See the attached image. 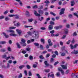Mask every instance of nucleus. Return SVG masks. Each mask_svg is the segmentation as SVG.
<instances>
[{
    "instance_id": "nucleus-1",
    "label": "nucleus",
    "mask_w": 78,
    "mask_h": 78,
    "mask_svg": "<svg viewBox=\"0 0 78 78\" xmlns=\"http://www.w3.org/2000/svg\"><path fill=\"white\" fill-rule=\"evenodd\" d=\"M45 65L46 66L45 67H48V66H49L50 67V68L51 69H52L53 68V66L51 65H50L48 63V62L47 61H45L44 62Z\"/></svg>"
},
{
    "instance_id": "nucleus-2",
    "label": "nucleus",
    "mask_w": 78,
    "mask_h": 78,
    "mask_svg": "<svg viewBox=\"0 0 78 78\" xmlns=\"http://www.w3.org/2000/svg\"><path fill=\"white\" fill-rule=\"evenodd\" d=\"M34 34L35 35V39H37L39 37V33L37 31H34Z\"/></svg>"
},
{
    "instance_id": "nucleus-3",
    "label": "nucleus",
    "mask_w": 78,
    "mask_h": 78,
    "mask_svg": "<svg viewBox=\"0 0 78 78\" xmlns=\"http://www.w3.org/2000/svg\"><path fill=\"white\" fill-rule=\"evenodd\" d=\"M66 9L64 8H62L61 10V12L59 13V15H62V14H64V11H65Z\"/></svg>"
},
{
    "instance_id": "nucleus-4",
    "label": "nucleus",
    "mask_w": 78,
    "mask_h": 78,
    "mask_svg": "<svg viewBox=\"0 0 78 78\" xmlns=\"http://www.w3.org/2000/svg\"><path fill=\"white\" fill-rule=\"evenodd\" d=\"M34 14L36 16H37L38 17H40L41 15L38 13L37 12L36 10H34Z\"/></svg>"
},
{
    "instance_id": "nucleus-5",
    "label": "nucleus",
    "mask_w": 78,
    "mask_h": 78,
    "mask_svg": "<svg viewBox=\"0 0 78 78\" xmlns=\"http://www.w3.org/2000/svg\"><path fill=\"white\" fill-rule=\"evenodd\" d=\"M53 27L51 25H49L48 27V30L49 31H51V30H53Z\"/></svg>"
},
{
    "instance_id": "nucleus-6",
    "label": "nucleus",
    "mask_w": 78,
    "mask_h": 78,
    "mask_svg": "<svg viewBox=\"0 0 78 78\" xmlns=\"http://www.w3.org/2000/svg\"><path fill=\"white\" fill-rule=\"evenodd\" d=\"M44 3H45V6H48V4L50 3V2H49V1L48 0H46L45 1Z\"/></svg>"
},
{
    "instance_id": "nucleus-7",
    "label": "nucleus",
    "mask_w": 78,
    "mask_h": 78,
    "mask_svg": "<svg viewBox=\"0 0 78 78\" xmlns=\"http://www.w3.org/2000/svg\"><path fill=\"white\" fill-rule=\"evenodd\" d=\"M71 76L73 78H78V75H75V74H74L72 73V75H71Z\"/></svg>"
},
{
    "instance_id": "nucleus-8",
    "label": "nucleus",
    "mask_w": 78,
    "mask_h": 78,
    "mask_svg": "<svg viewBox=\"0 0 78 78\" xmlns=\"http://www.w3.org/2000/svg\"><path fill=\"white\" fill-rule=\"evenodd\" d=\"M25 15L27 17H30V13L28 11H26V12Z\"/></svg>"
},
{
    "instance_id": "nucleus-9",
    "label": "nucleus",
    "mask_w": 78,
    "mask_h": 78,
    "mask_svg": "<svg viewBox=\"0 0 78 78\" xmlns=\"http://www.w3.org/2000/svg\"><path fill=\"white\" fill-rule=\"evenodd\" d=\"M48 43L49 44V46H52V45H53V43H51V40H50V39H49L48 40Z\"/></svg>"
},
{
    "instance_id": "nucleus-10",
    "label": "nucleus",
    "mask_w": 78,
    "mask_h": 78,
    "mask_svg": "<svg viewBox=\"0 0 78 78\" xmlns=\"http://www.w3.org/2000/svg\"><path fill=\"white\" fill-rule=\"evenodd\" d=\"M61 67H62L63 69H64V70H66L67 69V65H61Z\"/></svg>"
},
{
    "instance_id": "nucleus-11",
    "label": "nucleus",
    "mask_w": 78,
    "mask_h": 78,
    "mask_svg": "<svg viewBox=\"0 0 78 78\" xmlns=\"http://www.w3.org/2000/svg\"><path fill=\"white\" fill-rule=\"evenodd\" d=\"M7 32L8 33H14V31L13 30H7Z\"/></svg>"
},
{
    "instance_id": "nucleus-12",
    "label": "nucleus",
    "mask_w": 78,
    "mask_h": 78,
    "mask_svg": "<svg viewBox=\"0 0 78 78\" xmlns=\"http://www.w3.org/2000/svg\"><path fill=\"white\" fill-rule=\"evenodd\" d=\"M2 34H3L4 36L5 37V38H8L9 37V35H6V34L5 32H2Z\"/></svg>"
},
{
    "instance_id": "nucleus-13",
    "label": "nucleus",
    "mask_w": 78,
    "mask_h": 78,
    "mask_svg": "<svg viewBox=\"0 0 78 78\" xmlns=\"http://www.w3.org/2000/svg\"><path fill=\"white\" fill-rule=\"evenodd\" d=\"M25 40L24 39L22 38L21 40V42L20 43L21 44H24L25 43Z\"/></svg>"
},
{
    "instance_id": "nucleus-14",
    "label": "nucleus",
    "mask_w": 78,
    "mask_h": 78,
    "mask_svg": "<svg viewBox=\"0 0 78 78\" xmlns=\"http://www.w3.org/2000/svg\"><path fill=\"white\" fill-rule=\"evenodd\" d=\"M40 41L43 44H44L45 43V40L44 38H41L40 40Z\"/></svg>"
},
{
    "instance_id": "nucleus-15",
    "label": "nucleus",
    "mask_w": 78,
    "mask_h": 78,
    "mask_svg": "<svg viewBox=\"0 0 78 78\" xmlns=\"http://www.w3.org/2000/svg\"><path fill=\"white\" fill-rule=\"evenodd\" d=\"M75 1H72L71 2V6H74L75 5Z\"/></svg>"
},
{
    "instance_id": "nucleus-16",
    "label": "nucleus",
    "mask_w": 78,
    "mask_h": 78,
    "mask_svg": "<svg viewBox=\"0 0 78 78\" xmlns=\"http://www.w3.org/2000/svg\"><path fill=\"white\" fill-rule=\"evenodd\" d=\"M38 12L40 14H44V11L42 10H39Z\"/></svg>"
},
{
    "instance_id": "nucleus-17",
    "label": "nucleus",
    "mask_w": 78,
    "mask_h": 78,
    "mask_svg": "<svg viewBox=\"0 0 78 78\" xmlns=\"http://www.w3.org/2000/svg\"><path fill=\"white\" fill-rule=\"evenodd\" d=\"M15 18L17 19H19V16L18 14L14 15Z\"/></svg>"
},
{
    "instance_id": "nucleus-18",
    "label": "nucleus",
    "mask_w": 78,
    "mask_h": 78,
    "mask_svg": "<svg viewBox=\"0 0 78 78\" xmlns=\"http://www.w3.org/2000/svg\"><path fill=\"white\" fill-rule=\"evenodd\" d=\"M16 45L17 46V47L18 48H21V46L20 45V44H19L18 43H16Z\"/></svg>"
},
{
    "instance_id": "nucleus-19",
    "label": "nucleus",
    "mask_w": 78,
    "mask_h": 78,
    "mask_svg": "<svg viewBox=\"0 0 78 78\" xmlns=\"http://www.w3.org/2000/svg\"><path fill=\"white\" fill-rule=\"evenodd\" d=\"M5 21H8V20H10V18L9 17L6 16L5 18Z\"/></svg>"
},
{
    "instance_id": "nucleus-20",
    "label": "nucleus",
    "mask_w": 78,
    "mask_h": 78,
    "mask_svg": "<svg viewBox=\"0 0 78 78\" xmlns=\"http://www.w3.org/2000/svg\"><path fill=\"white\" fill-rule=\"evenodd\" d=\"M14 25L16 27H20V23H18L16 24H14Z\"/></svg>"
},
{
    "instance_id": "nucleus-21",
    "label": "nucleus",
    "mask_w": 78,
    "mask_h": 78,
    "mask_svg": "<svg viewBox=\"0 0 78 78\" xmlns=\"http://www.w3.org/2000/svg\"><path fill=\"white\" fill-rule=\"evenodd\" d=\"M16 31L17 32L18 34H19V35L20 36V34H21V31L19 30V29H16Z\"/></svg>"
},
{
    "instance_id": "nucleus-22",
    "label": "nucleus",
    "mask_w": 78,
    "mask_h": 78,
    "mask_svg": "<svg viewBox=\"0 0 78 78\" xmlns=\"http://www.w3.org/2000/svg\"><path fill=\"white\" fill-rule=\"evenodd\" d=\"M28 74L29 76H32V73L31 71H30L28 72Z\"/></svg>"
},
{
    "instance_id": "nucleus-23",
    "label": "nucleus",
    "mask_w": 78,
    "mask_h": 78,
    "mask_svg": "<svg viewBox=\"0 0 78 78\" xmlns=\"http://www.w3.org/2000/svg\"><path fill=\"white\" fill-rule=\"evenodd\" d=\"M50 14H51V15H52L54 16H56V14L52 12H50Z\"/></svg>"
},
{
    "instance_id": "nucleus-24",
    "label": "nucleus",
    "mask_w": 78,
    "mask_h": 78,
    "mask_svg": "<svg viewBox=\"0 0 78 78\" xmlns=\"http://www.w3.org/2000/svg\"><path fill=\"white\" fill-rule=\"evenodd\" d=\"M65 33L66 34H67V33H68V32H69V30H68V29H65L64 30Z\"/></svg>"
},
{
    "instance_id": "nucleus-25",
    "label": "nucleus",
    "mask_w": 78,
    "mask_h": 78,
    "mask_svg": "<svg viewBox=\"0 0 78 78\" xmlns=\"http://www.w3.org/2000/svg\"><path fill=\"white\" fill-rule=\"evenodd\" d=\"M16 1L19 2V3L20 4L21 6H22V2L20 1V0H16Z\"/></svg>"
},
{
    "instance_id": "nucleus-26",
    "label": "nucleus",
    "mask_w": 78,
    "mask_h": 78,
    "mask_svg": "<svg viewBox=\"0 0 78 78\" xmlns=\"http://www.w3.org/2000/svg\"><path fill=\"white\" fill-rule=\"evenodd\" d=\"M6 42L5 41H2L0 42V44H5Z\"/></svg>"
},
{
    "instance_id": "nucleus-27",
    "label": "nucleus",
    "mask_w": 78,
    "mask_h": 78,
    "mask_svg": "<svg viewBox=\"0 0 78 78\" xmlns=\"http://www.w3.org/2000/svg\"><path fill=\"white\" fill-rule=\"evenodd\" d=\"M34 44L36 47H39V44L37 43H34Z\"/></svg>"
},
{
    "instance_id": "nucleus-28",
    "label": "nucleus",
    "mask_w": 78,
    "mask_h": 78,
    "mask_svg": "<svg viewBox=\"0 0 78 78\" xmlns=\"http://www.w3.org/2000/svg\"><path fill=\"white\" fill-rule=\"evenodd\" d=\"M50 70L49 69H45L44 70V71L45 72H46V73H48L49 72H50Z\"/></svg>"
},
{
    "instance_id": "nucleus-29",
    "label": "nucleus",
    "mask_w": 78,
    "mask_h": 78,
    "mask_svg": "<svg viewBox=\"0 0 78 78\" xmlns=\"http://www.w3.org/2000/svg\"><path fill=\"white\" fill-rule=\"evenodd\" d=\"M0 51L1 52H5L6 51V49H2L0 50Z\"/></svg>"
},
{
    "instance_id": "nucleus-30",
    "label": "nucleus",
    "mask_w": 78,
    "mask_h": 78,
    "mask_svg": "<svg viewBox=\"0 0 78 78\" xmlns=\"http://www.w3.org/2000/svg\"><path fill=\"white\" fill-rule=\"evenodd\" d=\"M70 73V70L68 69L65 72V74L67 75L68 73Z\"/></svg>"
},
{
    "instance_id": "nucleus-31",
    "label": "nucleus",
    "mask_w": 78,
    "mask_h": 78,
    "mask_svg": "<svg viewBox=\"0 0 78 78\" xmlns=\"http://www.w3.org/2000/svg\"><path fill=\"white\" fill-rule=\"evenodd\" d=\"M10 36H17V34H10Z\"/></svg>"
},
{
    "instance_id": "nucleus-32",
    "label": "nucleus",
    "mask_w": 78,
    "mask_h": 78,
    "mask_svg": "<svg viewBox=\"0 0 78 78\" xmlns=\"http://www.w3.org/2000/svg\"><path fill=\"white\" fill-rule=\"evenodd\" d=\"M29 27H31V28L33 27V26H27L26 25H25L24 26V28H29Z\"/></svg>"
},
{
    "instance_id": "nucleus-33",
    "label": "nucleus",
    "mask_w": 78,
    "mask_h": 78,
    "mask_svg": "<svg viewBox=\"0 0 78 78\" xmlns=\"http://www.w3.org/2000/svg\"><path fill=\"white\" fill-rule=\"evenodd\" d=\"M21 53H23V54H25L27 53V51L25 50H23V51H21Z\"/></svg>"
},
{
    "instance_id": "nucleus-34",
    "label": "nucleus",
    "mask_w": 78,
    "mask_h": 78,
    "mask_svg": "<svg viewBox=\"0 0 78 78\" xmlns=\"http://www.w3.org/2000/svg\"><path fill=\"white\" fill-rule=\"evenodd\" d=\"M25 67V65H22L19 66V68L20 69H22L23 68Z\"/></svg>"
},
{
    "instance_id": "nucleus-35",
    "label": "nucleus",
    "mask_w": 78,
    "mask_h": 78,
    "mask_svg": "<svg viewBox=\"0 0 78 78\" xmlns=\"http://www.w3.org/2000/svg\"><path fill=\"white\" fill-rule=\"evenodd\" d=\"M29 59L30 60H31L32 61V59H33V57L31 55H30L29 57Z\"/></svg>"
},
{
    "instance_id": "nucleus-36",
    "label": "nucleus",
    "mask_w": 78,
    "mask_h": 78,
    "mask_svg": "<svg viewBox=\"0 0 78 78\" xmlns=\"http://www.w3.org/2000/svg\"><path fill=\"white\" fill-rule=\"evenodd\" d=\"M50 23L51 25H55V22H53L52 21H51Z\"/></svg>"
},
{
    "instance_id": "nucleus-37",
    "label": "nucleus",
    "mask_w": 78,
    "mask_h": 78,
    "mask_svg": "<svg viewBox=\"0 0 78 78\" xmlns=\"http://www.w3.org/2000/svg\"><path fill=\"white\" fill-rule=\"evenodd\" d=\"M73 36H76L77 35V34L76 33V32H74L73 34Z\"/></svg>"
},
{
    "instance_id": "nucleus-38",
    "label": "nucleus",
    "mask_w": 78,
    "mask_h": 78,
    "mask_svg": "<svg viewBox=\"0 0 78 78\" xmlns=\"http://www.w3.org/2000/svg\"><path fill=\"white\" fill-rule=\"evenodd\" d=\"M70 47L71 48V49H73V48H74V46H73V44H70Z\"/></svg>"
},
{
    "instance_id": "nucleus-39",
    "label": "nucleus",
    "mask_w": 78,
    "mask_h": 78,
    "mask_svg": "<svg viewBox=\"0 0 78 78\" xmlns=\"http://www.w3.org/2000/svg\"><path fill=\"white\" fill-rule=\"evenodd\" d=\"M16 28V27H9V29H14Z\"/></svg>"
},
{
    "instance_id": "nucleus-40",
    "label": "nucleus",
    "mask_w": 78,
    "mask_h": 78,
    "mask_svg": "<svg viewBox=\"0 0 78 78\" xmlns=\"http://www.w3.org/2000/svg\"><path fill=\"white\" fill-rule=\"evenodd\" d=\"M22 73H20L18 76V78H22Z\"/></svg>"
},
{
    "instance_id": "nucleus-41",
    "label": "nucleus",
    "mask_w": 78,
    "mask_h": 78,
    "mask_svg": "<svg viewBox=\"0 0 78 78\" xmlns=\"http://www.w3.org/2000/svg\"><path fill=\"white\" fill-rule=\"evenodd\" d=\"M39 58L41 59H44V57L42 55L40 56Z\"/></svg>"
},
{
    "instance_id": "nucleus-42",
    "label": "nucleus",
    "mask_w": 78,
    "mask_h": 78,
    "mask_svg": "<svg viewBox=\"0 0 78 78\" xmlns=\"http://www.w3.org/2000/svg\"><path fill=\"white\" fill-rule=\"evenodd\" d=\"M78 44H76L74 45V48H76L77 47H78Z\"/></svg>"
},
{
    "instance_id": "nucleus-43",
    "label": "nucleus",
    "mask_w": 78,
    "mask_h": 78,
    "mask_svg": "<svg viewBox=\"0 0 78 78\" xmlns=\"http://www.w3.org/2000/svg\"><path fill=\"white\" fill-rule=\"evenodd\" d=\"M26 67L28 69H31V67L28 65H27Z\"/></svg>"
},
{
    "instance_id": "nucleus-44",
    "label": "nucleus",
    "mask_w": 78,
    "mask_h": 78,
    "mask_svg": "<svg viewBox=\"0 0 78 78\" xmlns=\"http://www.w3.org/2000/svg\"><path fill=\"white\" fill-rule=\"evenodd\" d=\"M30 50H31V48H29V47L27 48L26 49V51H30Z\"/></svg>"
},
{
    "instance_id": "nucleus-45",
    "label": "nucleus",
    "mask_w": 78,
    "mask_h": 78,
    "mask_svg": "<svg viewBox=\"0 0 78 78\" xmlns=\"http://www.w3.org/2000/svg\"><path fill=\"white\" fill-rule=\"evenodd\" d=\"M54 61V59H53V58H51L50 60V62H51V63H53V62Z\"/></svg>"
},
{
    "instance_id": "nucleus-46",
    "label": "nucleus",
    "mask_w": 78,
    "mask_h": 78,
    "mask_svg": "<svg viewBox=\"0 0 78 78\" xmlns=\"http://www.w3.org/2000/svg\"><path fill=\"white\" fill-rule=\"evenodd\" d=\"M24 73L26 76H27V75H28V72H27V70H25L24 71Z\"/></svg>"
},
{
    "instance_id": "nucleus-47",
    "label": "nucleus",
    "mask_w": 78,
    "mask_h": 78,
    "mask_svg": "<svg viewBox=\"0 0 78 78\" xmlns=\"http://www.w3.org/2000/svg\"><path fill=\"white\" fill-rule=\"evenodd\" d=\"M55 54L57 56H58L59 54L58 53V52L57 51H55Z\"/></svg>"
},
{
    "instance_id": "nucleus-48",
    "label": "nucleus",
    "mask_w": 78,
    "mask_h": 78,
    "mask_svg": "<svg viewBox=\"0 0 78 78\" xmlns=\"http://www.w3.org/2000/svg\"><path fill=\"white\" fill-rule=\"evenodd\" d=\"M36 76H37L38 78H41V76H40V75H39V74L37 73L36 74Z\"/></svg>"
},
{
    "instance_id": "nucleus-49",
    "label": "nucleus",
    "mask_w": 78,
    "mask_h": 78,
    "mask_svg": "<svg viewBox=\"0 0 78 78\" xmlns=\"http://www.w3.org/2000/svg\"><path fill=\"white\" fill-rule=\"evenodd\" d=\"M7 69H9V67H10V65L9 64V63H8L7 64Z\"/></svg>"
},
{
    "instance_id": "nucleus-50",
    "label": "nucleus",
    "mask_w": 78,
    "mask_h": 78,
    "mask_svg": "<svg viewBox=\"0 0 78 78\" xmlns=\"http://www.w3.org/2000/svg\"><path fill=\"white\" fill-rule=\"evenodd\" d=\"M40 48L41 50H44V48H43V46L41 44H40Z\"/></svg>"
},
{
    "instance_id": "nucleus-51",
    "label": "nucleus",
    "mask_w": 78,
    "mask_h": 78,
    "mask_svg": "<svg viewBox=\"0 0 78 78\" xmlns=\"http://www.w3.org/2000/svg\"><path fill=\"white\" fill-rule=\"evenodd\" d=\"M14 15H12V14H10L8 15L9 17H14Z\"/></svg>"
},
{
    "instance_id": "nucleus-52",
    "label": "nucleus",
    "mask_w": 78,
    "mask_h": 78,
    "mask_svg": "<svg viewBox=\"0 0 78 78\" xmlns=\"http://www.w3.org/2000/svg\"><path fill=\"white\" fill-rule=\"evenodd\" d=\"M8 13V11L6 10L4 12L3 14L5 15L6 14H7Z\"/></svg>"
},
{
    "instance_id": "nucleus-53",
    "label": "nucleus",
    "mask_w": 78,
    "mask_h": 78,
    "mask_svg": "<svg viewBox=\"0 0 78 78\" xmlns=\"http://www.w3.org/2000/svg\"><path fill=\"white\" fill-rule=\"evenodd\" d=\"M58 63H59V62L58 61L54 63V65L55 66H56V65H57L58 64Z\"/></svg>"
},
{
    "instance_id": "nucleus-54",
    "label": "nucleus",
    "mask_w": 78,
    "mask_h": 78,
    "mask_svg": "<svg viewBox=\"0 0 78 78\" xmlns=\"http://www.w3.org/2000/svg\"><path fill=\"white\" fill-rule=\"evenodd\" d=\"M5 18V16H0V19H3Z\"/></svg>"
},
{
    "instance_id": "nucleus-55",
    "label": "nucleus",
    "mask_w": 78,
    "mask_h": 78,
    "mask_svg": "<svg viewBox=\"0 0 78 78\" xmlns=\"http://www.w3.org/2000/svg\"><path fill=\"white\" fill-rule=\"evenodd\" d=\"M57 76H60V73L59 72H58L56 74Z\"/></svg>"
},
{
    "instance_id": "nucleus-56",
    "label": "nucleus",
    "mask_w": 78,
    "mask_h": 78,
    "mask_svg": "<svg viewBox=\"0 0 78 78\" xmlns=\"http://www.w3.org/2000/svg\"><path fill=\"white\" fill-rule=\"evenodd\" d=\"M73 15L74 16H76V17H77V18H78V14H77V13H73Z\"/></svg>"
},
{
    "instance_id": "nucleus-57",
    "label": "nucleus",
    "mask_w": 78,
    "mask_h": 78,
    "mask_svg": "<svg viewBox=\"0 0 78 78\" xmlns=\"http://www.w3.org/2000/svg\"><path fill=\"white\" fill-rule=\"evenodd\" d=\"M8 50L9 51H11V49L10 47H8Z\"/></svg>"
},
{
    "instance_id": "nucleus-58",
    "label": "nucleus",
    "mask_w": 78,
    "mask_h": 78,
    "mask_svg": "<svg viewBox=\"0 0 78 78\" xmlns=\"http://www.w3.org/2000/svg\"><path fill=\"white\" fill-rule=\"evenodd\" d=\"M49 56H50V54L49 53L46 54V58H49Z\"/></svg>"
},
{
    "instance_id": "nucleus-59",
    "label": "nucleus",
    "mask_w": 78,
    "mask_h": 78,
    "mask_svg": "<svg viewBox=\"0 0 78 78\" xmlns=\"http://www.w3.org/2000/svg\"><path fill=\"white\" fill-rule=\"evenodd\" d=\"M28 20L29 22H33V19H29Z\"/></svg>"
},
{
    "instance_id": "nucleus-60",
    "label": "nucleus",
    "mask_w": 78,
    "mask_h": 78,
    "mask_svg": "<svg viewBox=\"0 0 78 78\" xmlns=\"http://www.w3.org/2000/svg\"><path fill=\"white\" fill-rule=\"evenodd\" d=\"M71 42V41L70 40H69L68 41L66 42L67 44H68V45H69V44H70V43Z\"/></svg>"
},
{
    "instance_id": "nucleus-61",
    "label": "nucleus",
    "mask_w": 78,
    "mask_h": 78,
    "mask_svg": "<svg viewBox=\"0 0 78 78\" xmlns=\"http://www.w3.org/2000/svg\"><path fill=\"white\" fill-rule=\"evenodd\" d=\"M54 28L55 29V30H59L58 26H55L54 27Z\"/></svg>"
},
{
    "instance_id": "nucleus-62",
    "label": "nucleus",
    "mask_w": 78,
    "mask_h": 78,
    "mask_svg": "<svg viewBox=\"0 0 78 78\" xmlns=\"http://www.w3.org/2000/svg\"><path fill=\"white\" fill-rule=\"evenodd\" d=\"M33 9L37 8V6L36 5H35L33 7Z\"/></svg>"
},
{
    "instance_id": "nucleus-63",
    "label": "nucleus",
    "mask_w": 78,
    "mask_h": 78,
    "mask_svg": "<svg viewBox=\"0 0 78 78\" xmlns=\"http://www.w3.org/2000/svg\"><path fill=\"white\" fill-rule=\"evenodd\" d=\"M50 33L51 34H53L55 33V30H52L50 32Z\"/></svg>"
},
{
    "instance_id": "nucleus-64",
    "label": "nucleus",
    "mask_w": 78,
    "mask_h": 78,
    "mask_svg": "<svg viewBox=\"0 0 78 78\" xmlns=\"http://www.w3.org/2000/svg\"><path fill=\"white\" fill-rule=\"evenodd\" d=\"M58 71H60V72H61V70H62V68H61L60 67L58 68Z\"/></svg>"
}]
</instances>
